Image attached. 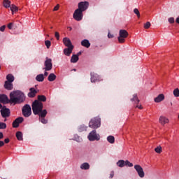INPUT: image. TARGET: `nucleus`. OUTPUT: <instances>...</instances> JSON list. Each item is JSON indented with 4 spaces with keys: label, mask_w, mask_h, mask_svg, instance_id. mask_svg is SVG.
I'll return each instance as SVG.
<instances>
[{
    "label": "nucleus",
    "mask_w": 179,
    "mask_h": 179,
    "mask_svg": "<svg viewBox=\"0 0 179 179\" xmlns=\"http://www.w3.org/2000/svg\"><path fill=\"white\" fill-rule=\"evenodd\" d=\"M124 166H126L127 167H133L134 166V164L131 163L128 160H126V161H124Z\"/></svg>",
    "instance_id": "obj_35"
},
{
    "label": "nucleus",
    "mask_w": 179,
    "mask_h": 179,
    "mask_svg": "<svg viewBox=\"0 0 179 179\" xmlns=\"http://www.w3.org/2000/svg\"><path fill=\"white\" fill-rule=\"evenodd\" d=\"M44 66L45 67L43 69V71H51V69H52V59L46 57Z\"/></svg>",
    "instance_id": "obj_8"
},
{
    "label": "nucleus",
    "mask_w": 179,
    "mask_h": 179,
    "mask_svg": "<svg viewBox=\"0 0 179 179\" xmlns=\"http://www.w3.org/2000/svg\"><path fill=\"white\" fill-rule=\"evenodd\" d=\"M55 37H56L57 40H59V33L56 31L55 33Z\"/></svg>",
    "instance_id": "obj_44"
},
{
    "label": "nucleus",
    "mask_w": 179,
    "mask_h": 179,
    "mask_svg": "<svg viewBox=\"0 0 179 179\" xmlns=\"http://www.w3.org/2000/svg\"><path fill=\"white\" fill-rule=\"evenodd\" d=\"M0 103H3V104H8V103H10V99H9V98H8V96H6V94H1Z\"/></svg>",
    "instance_id": "obj_14"
},
{
    "label": "nucleus",
    "mask_w": 179,
    "mask_h": 179,
    "mask_svg": "<svg viewBox=\"0 0 179 179\" xmlns=\"http://www.w3.org/2000/svg\"><path fill=\"white\" fill-rule=\"evenodd\" d=\"M87 138L89 141H90L91 142H94V141H100V135L97 134L96 130L92 131L89 134Z\"/></svg>",
    "instance_id": "obj_6"
},
{
    "label": "nucleus",
    "mask_w": 179,
    "mask_h": 179,
    "mask_svg": "<svg viewBox=\"0 0 179 179\" xmlns=\"http://www.w3.org/2000/svg\"><path fill=\"white\" fill-rule=\"evenodd\" d=\"M38 92L36 90L34 87H31L29 89V92L28 93L27 96L30 99H33V97H36V95L37 94Z\"/></svg>",
    "instance_id": "obj_15"
},
{
    "label": "nucleus",
    "mask_w": 179,
    "mask_h": 179,
    "mask_svg": "<svg viewBox=\"0 0 179 179\" xmlns=\"http://www.w3.org/2000/svg\"><path fill=\"white\" fill-rule=\"evenodd\" d=\"M45 45H46L47 48H50L51 47V41H45Z\"/></svg>",
    "instance_id": "obj_37"
},
{
    "label": "nucleus",
    "mask_w": 179,
    "mask_h": 179,
    "mask_svg": "<svg viewBox=\"0 0 179 179\" xmlns=\"http://www.w3.org/2000/svg\"><path fill=\"white\" fill-rule=\"evenodd\" d=\"M128 36L129 34L128 31H127V30L120 29L119 31V36L117 38L119 43H120L121 44L125 43V39L127 38V37H128Z\"/></svg>",
    "instance_id": "obj_4"
},
{
    "label": "nucleus",
    "mask_w": 179,
    "mask_h": 179,
    "mask_svg": "<svg viewBox=\"0 0 179 179\" xmlns=\"http://www.w3.org/2000/svg\"><path fill=\"white\" fill-rule=\"evenodd\" d=\"M114 177V171H112L110 174V178H113Z\"/></svg>",
    "instance_id": "obj_51"
},
{
    "label": "nucleus",
    "mask_w": 179,
    "mask_h": 179,
    "mask_svg": "<svg viewBox=\"0 0 179 179\" xmlns=\"http://www.w3.org/2000/svg\"><path fill=\"white\" fill-rule=\"evenodd\" d=\"M87 8H89V2L87 1H81L78 3V9L82 10V12H85Z\"/></svg>",
    "instance_id": "obj_11"
},
{
    "label": "nucleus",
    "mask_w": 179,
    "mask_h": 179,
    "mask_svg": "<svg viewBox=\"0 0 179 179\" xmlns=\"http://www.w3.org/2000/svg\"><path fill=\"white\" fill-rule=\"evenodd\" d=\"M18 127H19V122H17L16 120H14L13 122V128H18Z\"/></svg>",
    "instance_id": "obj_41"
},
{
    "label": "nucleus",
    "mask_w": 179,
    "mask_h": 179,
    "mask_svg": "<svg viewBox=\"0 0 179 179\" xmlns=\"http://www.w3.org/2000/svg\"><path fill=\"white\" fill-rule=\"evenodd\" d=\"M136 108H139L140 110H142V106H139V105H137L136 106Z\"/></svg>",
    "instance_id": "obj_54"
},
{
    "label": "nucleus",
    "mask_w": 179,
    "mask_h": 179,
    "mask_svg": "<svg viewBox=\"0 0 179 179\" xmlns=\"http://www.w3.org/2000/svg\"><path fill=\"white\" fill-rule=\"evenodd\" d=\"M0 139H3V133L0 132Z\"/></svg>",
    "instance_id": "obj_52"
},
{
    "label": "nucleus",
    "mask_w": 179,
    "mask_h": 179,
    "mask_svg": "<svg viewBox=\"0 0 179 179\" xmlns=\"http://www.w3.org/2000/svg\"><path fill=\"white\" fill-rule=\"evenodd\" d=\"M81 45H83V47H85L86 48H89V47H90V42H89V40L87 39H84L81 41Z\"/></svg>",
    "instance_id": "obj_21"
},
{
    "label": "nucleus",
    "mask_w": 179,
    "mask_h": 179,
    "mask_svg": "<svg viewBox=\"0 0 179 179\" xmlns=\"http://www.w3.org/2000/svg\"><path fill=\"white\" fill-rule=\"evenodd\" d=\"M108 38H114V35H113V34L108 33Z\"/></svg>",
    "instance_id": "obj_48"
},
{
    "label": "nucleus",
    "mask_w": 179,
    "mask_h": 179,
    "mask_svg": "<svg viewBox=\"0 0 179 179\" xmlns=\"http://www.w3.org/2000/svg\"><path fill=\"white\" fill-rule=\"evenodd\" d=\"M0 113L3 118H8V117H10V110L8 108H2Z\"/></svg>",
    "instance_id": "obj_10"
},
{
    "label": "nucleus",
    "mask_w": 179,
    "mask_h": 179,
    "mask_svg": "<svg viewBox=\"0 0 179 179\" xmlns=\"http://www.w3.org/2000/svg\"><path fill=\"white\" fill-rule=\"evenodd\" d=\"M90 75L92 83H96V82H100L101 80V78L97 73L92 72Z\"/></svg>",
    "instance_id": "obj_12"
},
{
    "label": "nucleus",
    "mask_w": 179,
    "mask_h": 179,
    "mask_svg": "<svg viewBox=\"0 0 179 179\" xmlns=\"http://www.w3.org/2000/svg\"><path fill=\"white\" fill-rule=\"evenodd\" d=\"M2 108V104L0 103V109Z\"/></svg>",
    "instance_id": "obj_57"
},
{
    "label": "nucleus",
    "mask_w": 179,
    "mask_h": 179,
    "mask_svg": "<svg viewBox=\"0 0 179 179\" xmlns=\"http://www.w3.org/2000/svg\"><path fill=\"white\" fill-rule=\"evenodd\" d=\"M55 79H57V76L52 73H50L48 78V80H49V82H54Z\"/></svg>",
    "instance_id": "obj_26"
},
{
    "label": "nucleus",
    "mask_w": 179,
    "mask_h": 179,
    "mask_svg": "<svg viewBox=\"0 0 179 179\" xmlns=\"http://www.w3.org/2000/svg\"><path fill=\"white\" fill-rule=\"evenodd\" d=\"M15 136L17 141H23V133L22 131H17Z\"/></svg>",
    "instance_id": "obj_25"
},
{
    "label": "nucleus",
    "mask_w": 179,
    "mask_h": 179,
    "mask_svg": "<svg viewBox=\"0 0 179 179\" xmlns=\"http://www.w3.org/2000/svg\"><path fill=\"white\" fill-rule=\"evenodd\" d=\"M134 169L137 172L138 177H140V178H143V177H145V172L143 171V168H142L141 165H135Z\"/></svg>",
    "instance_id": "obj_9"
},
{
    "label": "nucleus",
    "mask_w": 179,
    "mask_h": 179,
    "mask_svg": "<svg viewBox=\"0 0 179 179\" xmlns=\"http://www.w3.org/2000/svg\"><path fill=\"white\" fill-rule=\"evenodd\" d=\"M131 101H134L136 104H138L139 103V99H138V94H134L133 95V98L131 99Z\"/></svg>",
    "instance_id": "obj_31"
},
{
    "label": "nucleus",
    "mask_w": 179,
    "mask_h": 179,
    "mask_svg": "<svg viewBox=\"0 0 179 179\" xmlns=\"http://www.w3.org/2000/svg\"><path fill=\"white\" fill-rule=\"evenodd\" d=\"M0 129H6V123L0 122Z\"/></svg>",
    "instance_id": "obj_39"
},
{
    "label": "nucleus",
    "mask_w": 179,
    "mask_h": 179,
    "mask_svg": "<svg viewBox=\"0 0 179 179\" xmlns=\"http://www.w3.org/2000/svg\"><path fill=\"white\" fill-rule=\"evenodd\" d=\"M12 26H13V23L10 22L8 24V28L10 29V30H12Z\"/></svg>",
    "instance_id": "obj_47"
},
{
    "label": "nucleus",
    "mask_w": 179,
    "mask_h": 179,
    "mask_svg": "<svg viewBox=\"0 0 179 179\" xmlns=\"http://www.w3.org/2000/svg\"><path fill=\"white\" fill-rule=\"evenodd\" d=\"M63 43L64 45H66V47H68V48L73 47V45H72V42L71 41V39H69V38H64Z\"/></svg>",
    "instance_id": "obj_16"
},
{
    "label": "nucleus",
    "mask_w": 179,
    "mask_h": 179,
    "mask_svg": "<svg viewBox=\"0 0 179 179\" xmlns=\"http://www.w3.org/2000/svg\"><path fill=\"white\" fill-rule=\"evenodd\" d=\"M151 24L150 22H147L145 24H144V29H149L150 27Z\"/></svg>",
    "instance_id": "obj_43"
},
{
    "label": "nucleus",
    "mask_w": 179,
    "mask_h": 179,
    "mask_svg": "<svg viewBox=\"0 0 179 179\" xmlns=\"http://www.w3.org/2000/svg\"><path fill=\"white\" fill-rule=\"evenodd\" d=\"M31 107L34 115H39L44 111V110H43L44 107L43 102H40L39 101L35 100L32 103Z\"/></svg>",
    "instance_id": "obj_2"
},
{
    "label": "nucleus",
    "mask_w": 179,
    "mask_h": 179,
    "mask_svg": "<svg viewBox=\"0 0 179 179\" xmlns=\"http://www.w3.org/2000/svg\"><path fill=\"white\" fill-rule=\"evenodd\" d=\"M4 88L6 89V90H12V89H13V84L8 81H5Z\"/></svg>",
    "instance_id": "obj_19"
},
{
    "label": "nucleus",
    "mask_w": 179,
    "mask_h": 179,
    "mask_svg": "<svg viewBox=\"0 0 179 179\" xmlns=\"http://www.w3.org/2000/svg\"><path fill=\"white\" fill-rule=\"evenodd\" d=\"M58 9H59V5H57L55 8H54V9H53V10H58Z\"/></svg>",
    "instance_id": "obj_49"
},
{
    "label": "nucleus",
    "mask_w": 179,
    "mask_h": 179,
    "mask_svg": "<svg viewBox=\"0 0 179 179\" xmlns=\"http://www.w3.org/2000/svg\"><path fill=\"white\" fill-rule=\"evenodd\" d=\"M159 122L162 125H166V124H169V119L164 116H160Z\"/></svg>",
    "instance_id": "obj_17"
},
{
    "label": "nucleus",
    "mask_w": 179,
    "mask_h": 179,
    "mask_svg": "<svg viewBox=\"0 0 179 179\" xmlns=\"http://www.w3.org/2000/svg\"><path fill=\"white\" fill-rule=\"evenodd\" d=\"M37 82H44V74L37 75L36 77Z\"/></svg>",
    "instance_id": "obj_27"
},
{
    "label": "nucleus",
    "mask_w": 179,
    "mask_h": 179,
    "mask_svg": "<svg viewBox=\"0 0 179 179\" xmlns=\"http://www.w3.org/2000/svg\"><path fill=\"white\" fill-rule=\"evenodd\" d=\"M116 164L118 167H125V161L120 159L116 163Z\"/></svg>",
    "instance_id": "obj_29"
},
{
    "label": "nucleus",
    "mask_w": 179,
    "mask_h": 179,
    "mask_svg": "<svg viewBox=\"0 0 179 179\" xmlns=\"http://www.w3.org/2000/svg\"><path fill=\"white\" fill-rule=\"evenodd\" d=\"M68 29H69L70 31L72 30V27H69Z\"/></svg>",
    "instance_id": "obj_56"
},
{
    "label": "nucleus",
    "mask_w": 179,
    "mask_h": 179,
    "mask_svg": "<svg viewBox=\"0 0 179 179\" xmlns=\"http://www.w3.org/2000/svg\"><path fill=\"white\" fill-rule=\"evenodd\" d=\"M81 170H89L90 165L87 162H85L80 165Z\"/></svg>",
    "instance_id": "obj_24"
},
{
    "label": "nucleus",
    "mask_w": 179,
    "mask_h": 179,
    "mask_svg": "<svg viewBox=\"0 0 179 179\" xmlns=\"http://www.w3.org/2000/svg\"><path fill=\"white\" fill-rule=\"evenodd\" d=\"M87 127L85 126V124L80 125L78 127V132H83L85 131H87Z\"/></svg>",
    "instance_id": "obj_34"
},
{
    "label": "nucleus",
    "mask_w": 179,
    "mask_h": 179,
    "mask_svg": "<svg viewBox=\"0 0 179 179\" xmlns=\"http://www.w3.org/2000/svg\"><path fill=\"white\" fill-rule=\"evenodd\" d=\"M164 100V94H160L159 96H157L156 98H155V103H160L161 101H163Z\"/></svg>",
    "instance_id": "obj_20"
},
{
    "label": "nucleus",
    "mask_w": 179,
    "mask_h": 179,
    "mask_svg": "<svg viewBox=\"0 0 179 179\" xmlns=\"http://www.w3.org/2000/svg\"><path fill=\"white\" fill-rule=\"evenodd\" d=\"M7 82L11 83L15 80V77L12 74H8L6 76Z\"/></svg>",
    "instance_id": "obj_28"
},
{
    "label": "nucleus",
    "mask_w": 179,
    "mask_h": 179,
    "mask_svg": "<svg viewBox=\"0 0 179 179\" xmlns=\"http://www.w3.org/2000/svg\"><path fill=\"white\" fill-rule=\"evenodd\" d=\"M47 110L44 109L43 112L39 115L40 117V121L42 124H47L48 122V120H45V117L47 115Z\"/></svg>",
    "instance_id": "obj_13"
},
{
    "label": "nucleus",
    "mask_w": 179,
    "mask_h": 179,
    "mask_svg": "<svg viewBox=\"0 0 179 179\" xmlns=\"http://www.w3.org/2000/svg\"><path fill=\"white\" fill-rule=\"evenodd\" d=\"M107 141L109 143H114V142H115V138H114L113 136H108L107 137Z\"/></svg>",
    "instance_id": "obj_33"
},
{
    "label": "nucleus",
    "mask_w": 179,
    "mask_h": 179,
    "mask_svg": "<svg viewBox=\"0 0 179 179\" xmlns=\"http://www.w3.org/2000/svg\"><path fill=\"white\" fill-rule=\"evenodd\" d=\"M5 145V142L0 141V148H2Z\"/></svg>",
    "instance_id": "obj_50"
},
{
    "label": "nucleus",
    "mask_w": 179,
    "mask_h": 179,
    "mask_svg": "<svg viewBox=\"0 0 179 179\" xmlns=\"http://www.w3.org/2000/svg\"><path fill=\"white\" fill-rule=\"evenodd\" d=\"M173 95L175 97H179V89L176 88L173 90Z\"/></svg>",
    "instance_id": "obj_36"
},
{
    "label": "nucleus",
    "mask_w": 179,
    "mask_h": 179,
    "mask_svg": "<svg viewBox=\"0 0 179 179\" xmlns=\"http://www.w3.org/2000/svg\"><path fill=\"white\" fill-rule=\"evenodd\" d=\"M38 99L37 101H40V103L43 102L45 103V101H47V97L44 95H38L37 97Z\"/></svg>",
    "instance_id": "obj_23"
},
{
    "label": "nucleus",
    "mask_w": 179,
    "mask_h": 179,
    "mask_svg": "<svg viewBox=\"0 0 179 179\" xmlns=\"http://www.w3.org/2000/svg\"><path fill=\"white\" fill-rule=\"evenodd\" d=\"M134 13L137 15L138 17H141V13H139V10H138V8H134Z\"/></svg>",
    "instance_id": "obj_40"
},
{
    "label": "nucleus",
    "mask_w": 179,
    "mask_h": 179,
    "mask_svg": "<svg viewBox=\"0 0 179 179\" xmlns=\"http://www.w3.org/2000/svg\"><path fill=\"white\" fill-rule=\"evenodd\" d=\"M73 50V46H71L70 48H66L64 50V54L69 57L71 54H72V51Z\"/></svg>",
    "instance_id": "obj_18"
},
{
    "label": "nucleus",
    "mask_w": 179,
    "mask_h": 179,
    "mask_svg": "<svg viewBox=\"0 0 179 179\" xmlns=\"http://www.w3.org/2000/svg\"><path fill=\"white\" fill-rule=\"evenodd\" d=\"M22 111L24 117H29L31 115V107L29 104L24 105L22 108Z\"/></svg>",
    "instance_id": "obj_5"
},
{
    "label": "nucleus",
    "mask_w": 179,
    "mask_h": 179,
    "mask_svg": "<svg viewBox=\"0 0 179 179\" xmlns=\"http://www.w3.org/2000/svg\"><path fill=\"white\" fill-rule=\"evenodd\" d=\"M73 19L77 22H80L83 19V11L79 9H76L73 15Z\"/></svg>",
    "instance_id": "obj_7"
},
{
    "label": "nucleus",
    "mask_w": 179,
    "mask_h": 179,
    "mask_svg": "<svg viewBox=\"0 0 179 179\" xmlns=\"http://www.w3.org/2000/svg\"><path fill=\"white\" fill-rule=\"evenodd\" d=\"M4 121H6V120H4Z\"/></svg>",
    "instance_id": "obj_60"
},
{
    "label": "nucleus",
    "mask_w": 179,
    "mask_h": 179,
    "mask_svg": "<svg viewBox=\"0 0 179 179\" xmlns=\"http://www.w3.org/2000/svg\"><path fill=\"white\" fill-rule=\"evenodd\" d=\"M101 125V120L99 117H94L89 122V127L92 128V129H97V128H100Z\"/></svg>",
    "instance_id": "obj_3"
},
{
    "label": "nucleus",
    "mask_w": 179,
    "mask_h": 179,
    "mask_svg": "<svg viewBox=\"0 0 179 179\" xmlns=\"http://www.w3.org/2000/svg\"><path fill=\"white\" fill-rule=\"evenodd\" d=\"M0 71H1V65H0Z\"/></svg>",
    "instance_id": "obj_59"
},
{
    "label": "nucleus",
    "mask_w": 179,
    "mask_h": 179,
    "mask_svg": "<svg viewBox=\"0 0 179 179\" xmlns=\"http://www.w3.org/2000/svg\"><path fill=\"white\" fill-rule=\"evenodd\" d=\"M169 23H174V17L169 18Z\"/></svg>",
    "instance_id": "obj_46"
},
{
    "label": "nucleus",
    "mask_w": 179,
    "mask_h": 179,
    "mask_svg": "<svg viewBox=\"0 0 179 179\" xmlns=\"http://www.w3.org/2000/svg\"><path fill=\"white\" fill-rule=\"evenodd\" d=\"M26 100L24 93L21 91H13L10 93V103L11 104H21Z\"/></svg>",
    "instance_id": "obj_1"
},
{
    "label": "nucleus",
    "mask_w": 179,
    "mask_h": 179,
    "mask_svg": "<svg viewBox=\"0 0 179 179\" xmlns=\"http://www.w3.org/2000/svg\"><path fill=\"white\" fill-rule=\"evenodd\" d=\"M79 61V55H73L71 59V62L72 64H76Z\"/></svg>",
    "instance_id": "obj_22"
},
{
    "label": "nucleus",
    "mask_w": 179,
    "mask_h": 179,
    "mask_svg": "<svg viewBox=\"0 0 179 179\" xmlns=\"http://www.w3.org/2000/svg\"><path fill=\"white\" fill-rule=\"evenodd\" d=\"M10 9L13 13V15L15 13V12H17L19 10V8L15 4L11 5V6H10Z\"/></svg>",
    "instance_id": "obj_30"
},
{
    "label": "nucleus",
    "mask_w": 179,
    "mask_h": 179,
    "mask_svg": "<svg viewBox=\"0 0 179 179\" xmlns=\"http://www.w3.org/2000/svg\"><path fill=\"white\" fill-rule=\"evenodd\" d=\"M6 28V25H3L0 27V31H5V29Z\"/></svg>",
    "instance_id": "obj_45"
},
{
    "label": "nucleus",
    "mask_w": 179,
    "mask_h": 179,
    "mask_svg": "<svg viewBox=\"0 0 179 179\" xmlns=\"http://www.w3.org/2000/svg\"><path fill=\"white\" fill-rule=\"evenodd\" d=\"M24 120V119L22 117H19L15 119V120L18 122V124H22V122H23Z\"/></svg>",
    "instance_id": "obj_38"
},
{
    "label": "nucleus",
    "mask_w": 179,
    "mask_h": 179,
    "mask_svg": "<svg viewBox=\"0 0 179 179\" xmlns=\"http://www.w3.org/2000/svg\"><path fill=\"white\" fill-rule=\"evenodd\" d=\"M48 71H45L44 73L43 76H48V72H47Z\"/></svg>",
    "instance_id": "obj_55"
},
{
    "label": "nucleus",
    "mask_w": 179,
    "mask_h": 179,
    "mask_svg": "<svg viewBox=\"0 0 179 179\" xmlns=\"http://www.w3.org/2000/svg\"><path fill=\"white\" fill-rule=\"evenodd\" d=\"M8 142H10L9 138H6V139H4V143H8Z\"/></svg>",
    "instance_id": "obj_53"
},
{
    "label": "nucleus",
    "mask_w": 179,
    "mask_h": 179,
    "mask_svg": "<svg viewBox=\"0 0 179 179\" xmlns=\"http://www.w3.org/2000/svg\"><path fill=\"white\" fill-rule=\"evenodd\" d=\"M78 55H80V52H79Z\"/></svg>",
    "instance_id": "obj_58"
},
{
    "label": "nucleus",
    "mask_w": 179,
    "mask_h": 179,
    "mask_svg": "<svg viewBox=\"0 0 179 179\" xmlns=\"http://www.w3.org/2000/svg\"><path fill=\"white\" fill-rule=\"evenodd\" d=\"M3 5L4 6V8H10V1L9 0H3Z\"/></svg>",
    "instance_id": "obj_32"
},
{
    "label": "nucleus",
    "mask_w": 179,
    "mask_h": 179,
    "mask_svg": "<svg viewBox=\"0 0 179 179\" xmlns=\"http://www.w3.org/2000/svg\"><path fill=\"white\" fill-rule=\"evenodd\" d=\"M156 153H162V146H158L155 149Z\"/></svg>",
    "instance_id": "obj_42"
}]
</instances>
